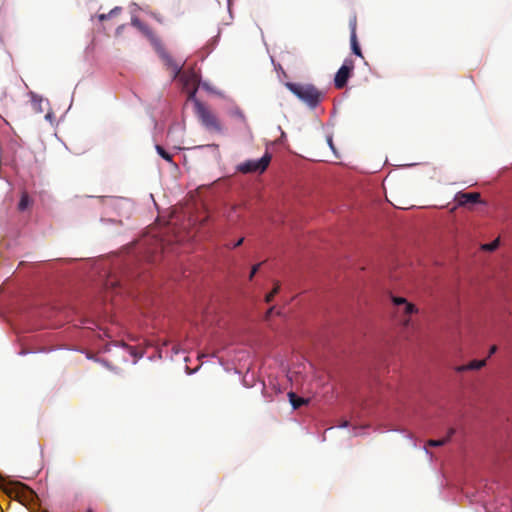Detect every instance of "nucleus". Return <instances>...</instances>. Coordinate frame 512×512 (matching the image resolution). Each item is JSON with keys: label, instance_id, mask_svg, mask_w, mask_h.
I'll return each mask as SVG.
<instances>
[{"label": "nucleus", "instance_id": "f8f14e48", "mask_svg": "<svg viewBox=\"0 0 512 512\" xmlns=\"http://www.w3.org/2000/svg\"><path fill=\"white\" fill-rule=\"evenodd\" d=\"M448 443V438H442L438 440L430 439L427 441V446L430 447H440Z\"/></svg>", "mask_w": 512, "mask_h": 512}, {"label": "nucleus", "instance_id": "7c9ffc66", "mask_svg": "<svg viewBox=\"0 0 512 512\" xmlns=\"http://www.w3.org/2000/svg\"><path fill=\"white\" fill-rule=\"evenodd\" d=\"M43 512H48V511H46V510H45V511H43Z\"/></svg>", "mask_w": 512, "mask_h": 512}, {"label": "nucleus", "instance_id": "c756f323", "mask_svg": "<svg viewBox=\"0 0 512 512\" xmlns=\"http://www.w3.org/2000/svg\"><path fill=\"white\" fill-rule=\"evenodd\" d=\"M87 512H92L91 510H88Z\"/></svg>", "mask_w": 512, "mask_h": 512}, {"label": "nucleus", "instance_id": "c85d7f7f", "mask_svg": "<svg viewBox=\"0 0 512 512\" xmlns=\"http://www.w3.org/2000/svg\"><path fill=\"white\" fill-rule=\"evenodd\" d=\"M236 208H237V206H233V207L231 208V210H232V211H234V210H236Z\"/></svg>", "mask_w": 512, "mask_h": 512}, {"label": "nucleus", "instance_id": "6e6552de", "mask_svg": "<svg viewBox=\"0 0 512 512\" xmlns=\"http://www.w3.org/2000/svg\"><path fill=\"white\" fill-rule=\"evenodd\" d=\"M486 365V360L483 359V360H473L471 361L470 363L466 364V365H461V366H458L456 367V371L458 373H462V372H465V371H468V370H478V369H481L482 367H484Z\"/></svg>", "mask_w": 512, "mask_h": 512}, {"label": "nucleus", "instance_id": "7ed1b4c3", "mask_svg": "<svg viewBox=\"0 0 512 512\" xmlns=\"http://www.w3.org/2000/svg\"><path fill=\"white\" fill-rule=\"evenodd\" d=\"M271 161V155L265 153L259 160H247L237 166V170L241 173L264 172Z\"/></svg>", "mask_w": 512, "mask_h": 512}, {"label": "nucleus", "instance_id": "39448f33", "mask_svg": "<svg viewBox=\"0 0 512 512\" xmlns=\"http://www.w3.org/2000/svg\"><path fill=\"white\" fill-rule=\"evenodd\" d=\"M393 303L397 306V313L402 314L403 319L402 323L404 326L409 325L410 316L417 312V308L414 304L409 303L405 298L403 297H393L392 298Z\"/></svg>", "mask_w": 512, "mask_h": 512}, {"label": "nucleus", "instance_id": "f257e3e1", "mask_svg": "<svg viewBox=\"0 0 512 512\" xmlns=\"http://www.w3.org/2000/svg\"><path fill=\"white\" fill-rule=\"evenodd\" d=\"M285 87L309 108H316L324 98V93L310 83L286 82Z\"/></svg>", "mask_w": 512, "mask_h": 512}, {"label": "nucleus", "instance_id": "ddd939ff", "mask_svg": "<svg viewBox=\"0 0 512 512\" xmlns=\"http://www.w3.org/2000/svg\"><path fill=\"white\" fill-rule=\"evenodd\" d=\"M156 151L163 159H165L168 162H172V155L166 152L162 146L156 145Z\"/></svg>", "mask_w": 512, "mask_h": 512}, {"label": "nucleus", "instance_id": "423d86ee", "mask_svg": "<svg viewBox=\"0 0 512 512\" xmlns=\"http://www.w3.org/2000/svg\"><path fill=\"white\" fill-rule=\"evenodd\" d=\"M182 79L184 81L185 86L190 89L189 98H193L198 89L200 81L199 75L195 71L191 70L184 72L182 75Z\"/></svg>", "mask_w": 512, "mask_h": 512}, {"label": "nucleus", "instance_id": "20e7f679", "mask_svg": "<svg viewBox=\"0 0 512 512\" xmlns=\"http://www.w3.org/2000/svg\"><path fill=\"white\" fill-rule=\"evenodd\" d=\"M354 69V62L352 59H345L342 66L337 71L334 78V85L337 89H342L346 86L347 81Z\"/></svg>", "mask_w": 512, "mask_h": 512}, {"label": "nucleus", "instance_id": "a878e982", "mask_svg": "<svg viewBox=\"0 0 512 512\" xmlns=\"http://www.w3.org/2000/svg\"><path fill=\"white\" fill-rule=\"evenodd\" d=\"M105 200H106L107 202H109V204H112V202H114V201H115V199H114V198H112V197L105 198Z\"/></svg>", "mask_w": 512, "mask_h": 512}, {"label": "nucleus", "instance_id": "6ab92c4d", "mask_svg": "<svg viewBox=\"0 0 512 512\" xmlns=\"http://www.w3.org/2000/svg\"><path fill=\"white\" fill-rule=\"evenodd\" d=\"M261 265H262V263H258L252 267L250 275H249V280L253 279L254 275L257 273V271L259 270Z\"/></svg>", "mask_w": 512, "mask_h": 512}, {"label": "nucleus", "instance_id": "f3484780", "mask_svg": "<svg viewBox=\"0 0 512 512\" xmlns=\"http://www.w3.org/2000/svg\"><path fill=\"white\" fill-rule=\"evenodd\" d=\"M168 63H169V65L172 68V71L174 73V77L178 76L180 71H181V67L178 64L174 63L172 61V59H170V58L168 59Z\"/></svg>", "mask_w": 512, "mask_h": 512}, {"label": "nucleus", "instance_id": "4be33fe9", "mask_svg": "<svg viewBox=\"0 0 512 512\" xmlns=\"http://www.w3.org/2000/svg\"><path fill=\"white\" fill-rule=\"evenodd\" d=\"M243 241H244V238H240L238 241H235V243L231 246V248H236V247L242 245Z\"/></svg>", "mask_w": 512, "mask_h": 512}, {"label": "nucleus", "instance_id": "4468645a", "mask_svg": "<svg viewBox=\"0 0 512 512\" xmlns=\"http://www.w3.org/2000/svg\"><path fill=\"white\" fill-rule=\"evenodd\" d=\"M279 290H280V283L276 282L273 290L269 294L266 295L265 301L267 303H270L273 300V298L275 297V295L279 292Z\"/></svg>", "mask_w": 512, "mask_h": 512}, {"label": "nucleus", "instance_id": "9b49d317", "mask_svg": "<svg viewBox=\"0 0 512 512\" xmlns=\"http://www.w3.org/2000/svg\"><path fill=\"white\" fill-rule=\"evenodd\" d=\"M350 41H351V48H352L353 53L359 57H363L361 49H360L358 41H357V37H350Z\"/></svg>", "mask_w": 512, "mask_h": 512}, {"label": "nucleus", "instance_id": "cd10ccee", "mask_svg": "<svg viewBox=\"0 0 512 512\" xmlns=\"http://www.w3.org/2000/svg\"><path fill=\"white\" fill-rule=\"evenodd\" d=\"M211 146H212V147H215V148H218V145H217V144H212Z\"/></svg>", "mask_w": 512, "mask_h": 512}, {"label": "nucleus", "instance_id": "2eb2a0df", "mask_svg": "<svg viewBox=\"0 0 512 512\" xmlns=\"http://www.w3.org/2000/svg\"><path fill=\"white\" fill-rule=\"evenodd\" d=\"M499 243H500V241L497 238L494 241H492L491 243L482 245V249L485 250V251L492 252V251H494V250H496L498 248Z\"/></svg>", "mask_w": 512, "mask_h": 512}, {"label": "nucleus", "instance_id": "412c9836", "mask_svg": "<svg viewBox=\"0 0 512 512\" xmlns=\"http://www.w3.org/2000/svg\"><path fill=\"white\" fill-rule=\"evenodd\" d=\"M454 434H455V429H454V428H450V429L448 430V433H447L446 437H445V438H448V442L450 441V439L452 438V436H453Z\"/></svg>", "mask_w": 512, "mask_h": 512}, {"label": "nucleus", "instance_id": "5701e85b", "mask_svg": "<svg viewBox=\"0 0 512 512\" xmlns=\"http://www.w3.org/2000/svg\"><path fill=\"white\" fill-rule=\"evenodd\" d=\"M327 141H328V144H329L330 148H331L332 150H334V145H333L332 138H331V137H328V138H327Z\"/></svg>", "mask_w": 512, "mask_h": 512}, {"label": "nucleus", "instance_id": "1a4fd4ad", "mask_svg": "<svg viewBox=\"0 0 512 512\" xmlns=\"http://www.w3.org/2000/svg\"><path fill=\"white\" fill-rule=\"evenodd\" d=\"M288 397H289V401H290L293 409H298L302 405H305L308 403L307 399L298 397L294 392H289Z\"/></svg>", "mask_w": 512, "mask_h": 512}, {"label": "nucleus", "instance_id": "dca6fc26", "mask_svg": "<svg viewBox=\"0 0 512 512\" xmlns=\"http://www.w3.org/2000/svg\"><path fill=\"white\" fill-rule=\"evenodd\" d=\"M349 27H350V30H351L350 37H357L356 36L357 18H356L355 15L350 19Z\"/></svg>", "mask_w": 512, "mask_h": 512}, {"label": "nucleus", "instance_id": "bb28decb", "mask_svg": "<svg viewBox=\"0 0 512 512\" xmlns=\"http://www.w3.org/2000/svg\"><path fill=\"white\" fill-rule=\"evenodd\" d=\"M348 426V421H344L342 424H341V427H347Z\"/></svg>", "mask_w": 512, "mask_h": 512}, {"label": "nucleus", "instance_id": "393cba45", "mask_svg": "<svg viewBox=\"0 0 512 512\" xmlns=\"http://www.w3.org/2000/svg\"><path fill=\"white\" fill-rule=\"evenodd\" d=\"M496 350H497V347H496L495 345H494V346H492V347L490 348L489 355L494 354V353L496 352Z\"/></svg>", "mask_w": 512, "mask_h": 512}, {"label": "nucleus", "instance_id": "a211bd4d", "mask_svg": "<svg viewBox=\"0 0 512 512\" xmlns=\"http://www.w3.org/2000/svg\"><path fill=\"white\" fill-rule=\"evenodd\" d=\"M119 10H120L119 8H114L108 14H101V15H99V19L101 21H104V20L108 19V17H110L111 15H114V14L118 13Z\"/></svg>", "mask_w": 512, "mask_h": 512}, {"label": "nucleus", "instance_id": "9d476101", "mask_svg": "<svg viewBox=\"0 0 512 512\" xmlns=\"http://www.w3.org/2000/svg\"><path fill=\"white\" fill-rule=\"evenodd\" d=\"M30 204V200H29V196L26 192L22 193L21 195V199L18 203V209L20 211H24L27 209V207L29 206Z\"/></svg>", "mask_w": 512, "mask_h": 512}, {"label": "nucleus", "instance_id": "f03ea898", "mask_svg": "<svg viewBox=\"0 0 512 512\" xmlns=\"http://www.w3.org/2000/svg\"><path fill=\"white\" fill-rule=\"evenodd\" d=\"M195 110L196 114L202 123V125L211 132L222 133L223 125L217 116L209 110L203 103L196 101L195 102Z\"/></svg>", "mask_w": 512, "mask_h": 512}, {"label": "nucleus", "instance_id": "0eeeda50", "mask_svg": "<svg viewBox=\"0 0 512 512\" xmlns=\"http://www.w3.org/2000/svg\"><path fill=\"white\" fill-rule=\"evenodd\" d=\"M455 201L457 202L458 206H465L469 203H483V201L481 200V195L478 192H458L455 195Z\"/></svg>", "mask_w": 512, "mask_h": 512}, {"label": "nucleus", "instance_id": "aec40b11", "mask_svg": "<svg viewBox=\"0 0 512 512\" xmlns=\"http://www.w3.org/2000/svg\"><path fill=\"white\" fill-rule=\"evenodd\" d=\"M16 485L21 488L22 490H26L29 494H32V490H30L27 486H25L24 484L20 483V482H17Z\"/></svg>", "mask_w": 512, "mask_h": 512}, {"label": "nucleus", "instance_id": "b1692460", "mask_svg": "<svg viewBox=\"0 0 512 512\" xmlns=\"http://www.w3.org/2000/svg\"><path fill=\"white\" fill-rule=\"evenodd\" d=\"M273 310H274V307H271V308L267 311L266 316H265V317H266V319H268V318L270 317V315L272 314Z\"/></svg>", "mask_w": 512, "mask_h": 512}]
</instances>
